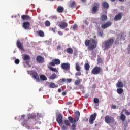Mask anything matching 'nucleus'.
Returning a JSON list of instances; mask_svg holds the SVG:
<instances>
[{"label": "nucleus", "instance_id": "nucleus-1", "mask_svg": "<svg viewBox=\"0 0 130 130\" xmlns=\"http://www.w3.org/2000/svg\"><path fill=\"white\" fill-rule=\"evenodd\" d=\"M80 118V112L76 111L75 118H73L71 116H68V120H64V125H63L61 126V129L62 130L68 129L69 126L71 125V123L72 124L71 126V128L72 130H76V126H77L76 122L79 121Z\"/></svg>", "mask_w": 130, "mask_h": 130}, {"label": "nucleus", "instance_id": "nucleus-2", "mask_svg": "<svg viewBox=\"0 0 130 130\" xmlns=\"http://www.w3.org/2000/svg\"><path fill=\"white\" fill-rule=\"evenodd\" d=\"M85 44L86 46H88V50H94L97 47V40L95 39L86 40L85 41Z\"/></svg>", "mask_w": 130, "mask_h": 130}, {"label": "nucleus", "instance_id": "nucleus-3", "mask_svg": "<svg viewBox=\"0 0 130 130\" xmlns=\"http://www.w3.org/2000/svg\"><path fill=\"white\" fill-rule=\"evenodd\" d=\"M113 42H114V39L112 38H109L106 41H105L104 43H103V45L104 46L105 49L106 50L109 49V48H110V47L112 46Z\"/></svg>", "mask_w": 130, "mask_h": 130}, {"label": "nucleus", "instance_id": "nucleus-4", "mask_svg": "<svg viewBox=\"0 0 130 130\" xmlns=\"http://www.w3.org/2000/svg\"><path fill=\"white\" fill-rule=\"evenodd\" d=\"M102 72V68L100 67L96 66L91 71V75H99Z\"/></svg>", "mask_w": 130, "mask_h": 130}, {"label": "nucleus", "instance_id": "nucleus-5", "mask_svg": "<svg viewBox=\"0 0 130 130\" xmlns=\"http://www.w3.org/2000/svg\"><path fill=\"white\" fill-rule=\"evenodd\" d=\"M105 121L106 123H113L115 121V119L112 116L109 115H106L105 117Z\"/></svg>", "mask_w": 130, "mask_h": 130}, {"label": "nucleus", "instance_id": "nucleus-6", "mask_svg": "<svg viewBox=\"0 0 130 130\" xmlns=\"http://www.w3.org/2000/svg\"><path fill=\"white\" fill-rule=\"evenodd\" d=\"M99 6H100V4L99 3H95L93 4L91 10L92 14H96V13L98 12V10H99Z\"/></svg>", "mask_w": 130, "mask_h": 130}, {"label": "nucleus", "instance_id": "nucleus-7", "mask_svg": "<svg viewBox=\"0 0 130 130\" xmlns=\"http://www.w3.org/2000/svg\"><path fill=\"white\" fill-rule=\"evenodd\" d=\"M22 59L26 63V64H29L30 63V60H31V57H30V56L27 54H23L22 55Z\"/></svg>", "mask_w": 130, "mask_h": 130}, {"label": "nucleus", "instance_id": "nucleus-8", "mask_svg": "<svg viewBox=\"0 0 130 130\" xmlns=\"http://www.w3.org/2000/svg\"><path fill=\"white\" fill-rule=\"evenodd\" d=\"M96 117H97V114L96 113H94L93 114L90 115L89 119L90 124H93V123H94V121H95Z\"/></svg>", "mask_w": 130, "mask_h": 130}, {"label": "nucleus", "instance_id": "nucleus-9", "mask_svg": "<svg viewBox=\"0 0 130 130\" xmlns=\"http://www.w3.org/2000/svg\"><path fill=\"white\" fill-rule=\"evenodd\" d=\"M56 121L59 124H64V121H62V115L59 114L56 118Z\"/></svg>", "mask_w": 130, "mask_h": 130}, {"label": "nucleus", "instance_id": "nucleus-10", "mask_svg": "<svg viewBox=\"0 0 130 130\" xmlns=\"http://www.w3.org/2000/svg\"><path fill=\"white\" fill-rule=\"evenodd\" d=\"M53 62H50L49 63L50 66H52V67H55V65L58 66V64H60V60L59 59H55L53 60Z\"/></svg>", "mask_w": 130, "mask_h": 130}, {"label": "nucleus", "instance_id": "nucleus-11", "mask_svg": "<svg viewBox=\"0 0 130 130\" xmlns=\"http://www.w3.org/2000/svg\"><path fill=\"white\" fill-rule=\"evenodd\" d=\"M61 68L63 70H65L66 71H69L71 68V66L69 63H62L61 64Z\"/></svg>", "mask_w": 130, "mask_h": 130}, {"label": "nucleus", "instance_id": "nucleus-12", "mask_svg": "<svg viewBox=\"0 0 130 130\" xmlns=\"http://www.w3.org/2000/svg\"><path fill=\"white\" fill-rule=\"evenodd\" d=\"M69 24H68V23L64 22V21H61L59 22V24H58V26L59 27V28H60V29H66V28H67V27H68Z\"/></svg>", "mask_w": 130, "mask_h": 130}, {"label": "nucleus", "instance_id": "nucleus-13", "mask_svg": "<svg viewBox=\"0 0 130 130\" xmlns=\"http://www.w3.org/2000/svg\"><path fill=\"white\" fill-rule=\"evenodd\" d=\"M112 25V23L110 21H108L106 22L105 24L102 25L101 27L102 29H107L108 27H110Z\"/></svg>", "mask_w": 130, "mask_h": 130}, {"label": "nucleus", "instance_id": "nucleus-14", "mask_svg": "<svg viewBox=\"0 0 130 130\" xmlns=\"http://www.w3.org/2000/svg\"><path fill=\"white\" fill-rule=\"evenodd\" d=\"M31 76L32 77V78H34V79L37 80V81H39V76L36 71H32Z\"/></svg>", "mask_w": 130, "mask_h": 130}, {"label": "nucleus", "instance_id": "nucleus-15", "mask_svg": "<svg viewBox=\"0 0 130 130\" xmlns=\"http://www.w3.org/2000/svg\"><path fill=\"white\" fill-rule=\"evenodd\" d=\"M36 60L38 63H43L44 62V58L41 56H38Z\"/></svg>", "mask_w": 130, "mask_h": 130}, {"label": "nucleus", "instance_id": "nucleus-16", "mask_svg": "<svg viewBox=\"0 0 130 130\" xmlns=\"http://www.w3.org/2000/svg\"><path fill=\"white\" fill-rule=\"evenodd\" d=\"M17 46L21 50H24V47L23 46V43H22L20 41H17Z\"/></svg>", "mask_w": 130, "mask_h": 130}, {"label": "nucleus", "instance_id": "nucleus-17", "mask_svg": "<svg viewBox=\"0 0 130 130\" xmlns=\"http://www.w3.org/2000/svg\"><path fill=\"white\" fill-rule=\"evenodd\" d=\"M30 26H31V24H30V22H25L23 23V27L25 29H29Z\"/></svg>", "mask_w": 130, "mask_h": 130}, {"label": "nucleus", "instance_id": "nucleus-18", "mask_svg": "<svg viewBox=\"0 0 130 130\" xmlns=\"http://www.w3.org/2000/svg\"><path fill=\"white\" fill-rule=\"evenodd\" d=\"M21 19L23 21H25V20L29 21V20H31V17L29 15H23L21 16Z\"/></svg>", "mask_w": 130, "mask_h": 130}, {"label": "nucleus", "instance_id": "nucleus-19", "mask_svg": "<svg viewBox=\"0 0 130 130\" xmlns=\"http://www.w3.org/2000/svg\"><path fill=\"white\" fill-rule=\"evenodd\" d=\"M121 18H122V14L119 13L115 16L114 18V20L118 21V20H121Z\"/></svg>", "mask_w": 130, "mask_h": 130}, {"label": "nucleus", "instance_id": "nucleus-20", "mask_svg": "<svg viewBox=\"0 0 130 130\" xmlns=\"http://www.w3.org/2000/svg\"><path fill=\"white\" fill-rule=\"evenodd\" d=\"M102 6L104 8V9H108V8H109V4L105 1L102 3Z\"/></svg>", "mask_w": 130, "mask_h": 130}, {"label": "nucleus", "instance_id": "nucleus-21", "mask_svg": "<svg viewBox=\"0 0 130 130\" xmlns=\"http://www.w3.org/2000/svg\"><path fill=\"white\" fill-rule=\"evenodd\" d=\"M64 11V8H63L62 6H58L57 8V12L58 13H63V11Z\"/></svg>", "mask_w": 130, "mask_h": 130}, {"label": "nucleus", "instance_id": "nucleus-22", "mask_svg": "<svg viewBox=\"0 0 130 130\" xmlns=\"http://www.w3.org/2000/svg\"><path fill=\"white\" fill-rule=\"evenodd\" d=\"M66 51L69 54H73L74 53V50L71 47L68 48Z\"/></svg>", "mask_w": 130, "mask_h": 130}, {"label": "nucleus", "instance_id": "nucleus-23", "mask_svg": "<svg viewBox=\"0 0 130 130\" xmlns=\"http://www.w3.org/2000/svg\"><path fill=\"white\" fill-rule=\"evenodd\" d=\"M75 69L77 72H81V67L80 66L79 62H77L75 64Z\"/></svg>", "mask_w": 130, "mask_h": 130}, {"label": "nucleus", "instance_id": "nucleus-24", "mask_svg": "<svg viewBox=\"0 0 130 130\" xmlns=\"http://www.w3.org/2000/svg\"><path fill=\"white\" fill-rule=\"evenodd\" d=\"M116 87L117 88H123V83L121 82V81H118L117 83L116 84Z\"/></svg>", "mask_w": 130, "mask_h": 130}, {"label": "nucleus", "instance_id": "nucleus-25", "mask_svg": "<svg viewBox=\"0 0 130 130\" xmlns=\"http://www.w3.org/2000/svg\"><path fill=\"white\" fill-rule=\"evenodd\" d=\"M82 79H79L78 80H76L74 82V85H75V86H78V85H80V84L82 83Z\"/></svg>", "mask_w": 130, "mask_h": 130}, {"label": "nucleus", "instance_id": "nucleus-26", "mask_svg": "<svg viewBox=\"0 0 130 130\" xmlns=\"http://www.w3.org/2000/svg\"><path fill=\"white\" fill-rule=\"evenodd\" d=\"M101 20L103 22H105V21H106V20H107V16L106 15H102L101 17Z\"/></svg>", "mask_w": 130, "mask_h": 130}, {"label": "nucleus", "instance_id": "nucleus-27", "mask_svg": "<svg viewBox=\"0 0 130 130\" xmlns=\"http://www.w3.org/2000/svg\"><path fill=\"white\" fill-rule=\"evenodd\" d=\"M40 78L42 81H46L47 80V78L44 75H41Z\"/></svg>", "mask_w": 130, "mask_h": 130}, {"label": "nucleus", "instance_id": "nucleus-28", "mask_svg": "<svg viewBox=\"0 0 130 130\" xmlns=\"http://www.w3.org/2000/svg\"><path fill=\"white\" fill-rule=\"evenodd\" d=\"M37 34H38V35L40 36V37H44V32H43V31L42 30L38 31Z\"/></svg>", "mask_w": 130, "mask_h": 130}, {"label": "nucleus", "instance_id": "nucleus-29", "mask_svg": "<svg viewBox=\"0 0 130 130\" xmlns=\"http://www.w3.org/2000/svg\"><path fill=\"white\" fill-rule=\"evenodd\" d=\"M48 69H49V70L52 71V72H55V73H58V71H57V69H56V68H53L51 66H48Z\"/></svg>", "mask_w": 130, "mask_h": 130}, {"label": "nucleus", "instance_id": "nucleus-30", "mask_svg": "<svg viewBox=\"0 0 130 130\" xmlns=\"http://www.w3.org/2000/svg\"><path fill=\"white\" fill-rule=\"evenodd\" d=\"M120 119H121V120H122V121H125L126 117L125 116V115L124 114H122L120 116Z\"/></svg>", "mask_w": 130, "mask_h": 130}, {"label": "nucleus", "instance_id": "nucleus-31", "mask_svg": "<svg viewBox=\"0 0 130 130\" xmlns=\"http://www.w3.org/2000/svg\"><path fill=\"white\" fill-rule=\"evenodd\" d=\"M117 93L119 94H122L123 93V89L121 88H118L117 89Z\"/></svg>", "mask_w": 130, "mask_h": 130}, {"label": "nucleus", "instance_id": "nucleus-32", "mask_svg": "<svg viewBox=\"0 0 130 130\" xmlns=\"http://www.w3.org/2000/svg\"><path fill=\"white\" fill-rule=\"evenodd\" d=\"M84 69L86 71H89L90 70V64L87 63L84 64Z\"/></svg>", "mask_w": 130, "mask_h": 130}, {"label": "nucleus", "instance_id": "nucleus-33", "mask_svg": "<svg viewBox=\"0 0 130 130\" xmlns=\"http://www.w3.org/2000/svg\"><path fill=\"white\" fill-rule=\"evenodd\" d=\"M21 124L23 126H25L26 128H27L28 129H30V126L27 125V123H26V121L23 122Z\"/></svg>", "mask_w": 130, "mask_h": 130}, {"label": "nucleus", "instance_id": "nucleus-34", "mask_svg": "<svg viewBox=\"0 0 130 130\" xmlns=\"http://www.w3.org/2000/svg\"><path fill=\"white\" fill-rule=\"evenodd\" d=\"M56 78V74L55 73H53L50 77L51 80H54Z\"/></svg>", "mask_w": 130, "mask_h": 130}, {"label": "nucleus", "instance_id": "nucleus-35", "mask_svg": "<svg viewBox=\"0 0 130 130\" xmlns=\"http://www.w3.org/2000/svg\"><path fill=\"white\" fill-rule=\"evenodd\" d=\"M36 116L34 115V114H29L28 115V119H30L31 118H35V117Z\"/></svg>", "mask_w": 130, "mask_h": 130}, {"label": "nucleus", "instance_id": "nucleus-36", "mask_svg": "<svg viewBox=\"0 0 130 130\" xmlns=\"http://www.w3.org/2000/svg\"><path fill=\"white\" fill-rule=\"evenodd\" d=\"M70 6L71 8H74V7H76V2L75 1L72 2L70 4Z\"/></svg>", "mask_w": 130, "mask_h": 130}, {"label": "nucleus", "instance_id": "nucleus-37", "mask_svg": "<svg viewBox=\"0 0 130 130\" xmlns=\"http://www.w3.org/2000/svg\"><path fill=\"white\" fill-rule=\"evenodd\" d=\"M45 25L46 27H49V26H50V22H49L48 20L46 21L45 22Z\"/></svg>", "mask_w": 130, "mask_h": 130}, {"label": "nucleus", "instance_id": "nucleus-38", "mask_svg": "<svg viewBox=\"0 0 130 130\" xmlns=\"http://www.w3.org/2000/svg\"><path fill=\"white\" fill-rule=\"evenodd\" d=\"M56 87V85H55V83H51L50 84V88H55Z\"/></svg>", "mask_w": 130, "mask_h": 130}, {"label": "nucleus", "instance_id": "nucleus-39", "mask_svg": "<svg viewBox=\"0 0 130 130\" xmlns=\"http://www.w3.org/2000/svg\"><path fill=\"white\" fill-rule=\"evenodd\" d=\"M64 82H66V79L65 78H62L59 80V83L60 84H61V83H64Z\"/></svg>", "mask_w": 130, "mask_h": 130}, {"label": "nucleus", "instance_id": "nucleus-40", "mask_svg": "<svg viewBox=\"0 0 130 130\" xmlns=\"http://www.w3.org/2000/svg\"><path fill=\"white\" fill-rule=\"evenodd\" d=\"M77 28H78V25L77 24H74L73 27V31H77Z\"/></svg>", "mask_w": 130, "mask_h": 130}, {"label": "nucleus", "instance_id": "nucleus-41", "mask_svg": "<svg viewBox=\"0 0 130 130\" xmlns=\"http://www.w3.org/2000/svg\"><path fill=\"white\" fill-rule=\"evenodd\" d=\"M123 111H125V114L126 115H130V112L128 111V110L125 109L123 110Z\"/></svg>", "mask_w": 130, "mask_h": 130}, {"label": "nucleus", "instance_id": "nucleus-42", "mask_svg": "<svg viewBox=\"0 0 130 130\" xmlns=\"http://www.w3.org/2000/svg\"><path fill=\"white\" fill-rule=\"evenodd\" d=\"M57 29V28L56 27H53L52 28V32H53L54 33H56V32H57V30H56Z\"/></svg>", "mask_w": 130, "mask_h": 130}, {"label": "nucleus", "instance_id": "nucleus-43", "mask_svg": "<svg viewBox=\"0 0 130 130\" xmlns=\"http://www.w3.org/2000/svg\"><path fill=\"white\" fill-rule=\"evenodd\" d=\"M94 103H98L99 102V99L95 98L93 100Z\"/></svg>", "mask_w": 130, "mask_h": 130}, {"label": "nucleus", "instance_id": "nucleus-44", "mask_svg": "<svg viewBox=\"0 0 130 130\" xmlns=\"http://www.w3.org/2000/svg\"><path fill=\"white\" fill-rule=\"evenodd\" d=\"M14 62L16 64H19V63H20V60L19 59H16L15 60Z\"/></svg>", "mask_w": 130, "mask_h": 130}, {"label": "nucleus", "instance_id": "nucleus-45", "mask_svg": "<svg viewBox=\"0 0 130 130\" xmlns=\"http://www.w3.org/2000/svg\"><path fill=\"white\" fill-rule=\"evenodd\" d=\"M82 75V73H81V71H79L75 74L76 77H78V76H81Z\"/></svg>", "mask_w": 130, "mask_h": 130}, {"label": "nucleus", "instance_id": "nucleus-46", "mask_svg": "<svg viewBox=\"0 0 130 130\" xmlns=\"http://www.w3.org/2000/svg\"><path fill=\"white\" fill-rule=\"evenodd\" d=\"M72 81H73V80L71 78H68L66 79V82L67 83H71V82H72Z\"/></svg>", "mask_w": 130, "mask_h": 130}, {"label": "nucleus", "instance_id": "nucleus-47", "mask_svg": "<svg viewBox=\"0 0 130 130\" xmlns=\"http://www.w3.org/2000/svg\"><path fill=\"white\" fill-rule=\"evenodd\" d=\"M78 88L79 89H84V86H83L82 84H80L78 85Z\"/></svg>", "mask_w": 130, "mask_h": 130}, {"label": "nucleus", "instance_id": "nucleus-48", "mask_svg": "<svg viewBox=\"0 0 130 130\" xmlns=\"http://www.w3.org/2000/svg\"><path fill=\"white\" fill-rule=\"evenodd\" d=\"M51 18L52 19H54V20H56V19H57V16L54 15V16H52Z\"/></svg>", "mask_w": 130, "mask_h": 130}, {"label": "nucleus", "instance_id": "nucleus-49", "mask_svg": "<svg viewBox=\"0 0 130 130\" xmlns=\"http://www.w3.org/2000/svg\"><path fill=\"white\" fill-rule=\"evenodd\" d=\"M111 108H112L113 109H116V105H112Z\"/></svg>", "mask_w": 130, "mask_h": 130}, {"label": "nucleus", "instance_id": "nucleus-50", "mask_svg": "<svg viewBox=\"0 0 130 130\" xmlns=\"http://www.w3.org/2000/svg\"><path fill=\"white\" fill-rule=\"evenodd\" d=\"M58 34H59V35H60L61 36H62V35H63V33H62V32H61V31H59L58 32Z\"/></svg>", "mask_w": 130, "mask_h": 130}, {"label": "nucleus", "instance_id": "nucleus-51", "mask_svg": "<svg viewBox=\"0 0 130 130\" xmlns=\"http://www.w3.org/2000/svg\"><path fill=\"white\" fill-rule=\"evenodd\" d=\"M84 23L85 24V25H88L89 24V22H88V21L87 20H85L84 21Z\"/></svg>", "mask_w": 130, "mask_h": 130}, {"label": "nucleus", "instance_id": "nucleus-52", "mask_svg": "<svg viewBox=\"0 0 130 130\" xmlns=\"http://www.w3.org/2000/svg\"><path fill=\"white\" fill-rule=\"evenodd\" d=\"M99 36H103V32H100L99 33Z\"/></svg>", "mask_w": 130, "mask_h": 130}, {"label": "nucleus", "instance_id": "nucleus-53", "mask_svg": "<svg viewBox=\"0 0 130 130\" xmlns=\"http://www.w3.org/2000/svg\"><path fill=\"white\" fill-rule=\"evenodd\" d=\"M62 95L63 96H66V95H67V92H66V91L63 92L62 93Z\"/></svg>", "mask_w": 130, "mask_h": 130}, {"label": "nucleus", "instance_id": "nucleus-54", "mask_svg": "<svg viewBox=\"0 0 130 130\" xmlns=\"http://www.w3.org/2000/svg\"><path fill=\"white\" fill-rule=\"evenodd\" d=\"M24 118H25V115H22L21 116V119H24Z\"/></svg>", "mask_w": 130, "mask_h": 130}, {"label": "nucleus", "instance_id": "nucleus-55", "mask_svg": "<svg viewBox=\"0 0 130 130\" xmlns=\"http://www.w3.org/2000/svg\"><path fill=\"white\" fill-rule=\"evenodd\" d=\"M61 48V47L60 46V45H58L57 46V49H60Z\"/></svg>", "mask_w": 130, "mask_h": 130}, {"label": "nucleus", "instance_id": "nucleus-56", "mask_svg": "<svg viewBox=\"0 0 130 130\" xmlns=\"http://www.w3.org/2000/svg\"><path fill=\"white\" fill-rule=\"evenodd\" d=\"M98 62H102V61L100 59H98Z\"/></svg>", "mask_w": 130, "mask_h": 130}, {"label": "nucleus", "instance_id": "nucleus-57", "mask_svg": "<svg viewBox=\"0 0 130 130\" xmlns=\"http://www.w3.org/2000/svg\"><path fill=\"white\" fill-rule=\"evenodd\" d=\"M58 93H60L61 92V89H60V88H59L58 89Z\"/></svg>", "mask_w": 130, "mask_h": 130}, {"label": "nucleus", "instance_id": "nucleus-58", "mask_svg": "<svg viewBox=\"0 0 130 130\" xmlns=\"http://www.w3.org/2000/svg\"><path fill=\"white\" fill-rule=\"evenodd\" d=\"M124 1L125 0H119V2H124Z\"/></svg>", "mask_w": 130, "mask_h": 130}, {"label": "nucleus", "instance_id": "nucleus-59", "mask_svg": "<svg viewBox=\"0 0 130 130\" xmlns=\"http://www.w3.org/2000/svg\"><path fill=\"white\" fill-rule=\"evenodd\" d=\"M82 2H83V3H85V2H86V0H81Z\"/></svg>", "mask_w": 130, "mask_h": 130}, {"label": "nucleus", "instance_id": "nucleus-60", "mask_svg": "<svg viewBox=\"0 0 130 130\" xmlns=\"http://www.w3.org/2000/svg\"><path fill=\"white\" fill-rule=\"evenodd\" d=\"M85 98H88V95H85Z\"/></svg>", "mask_w": 130, "mask_h": 130}, {"label": "nucleus", "instance_id": "nucleus-61", "mask_svg": "<svg viewBox=\"0 0 130 130\" xmlns=\"http://www.w3.org/2000/svg\"><path fill=\"white\" fill-rule=\"evenodd\" d=\"M65 31H69L68 28H66Z\"/></svg>", "mask_w": 130, "mask_h": 130}, {"label": "nucleus", "instance_id": "nucleus-62", "mask_svg": "<svg viewBox=\"0 0 130 130\" xmlns=\"http://www.w3.org/2000/svg\"><path fill=\"white\" fill-rule=\"evenodd\" d=\"M111 2H115V0H111Z\"/></svg>", "mask_w": 130, "mask_h": 130}, {"label": "nucleus", "instance_id": "nucleus-63", "mask_svg": "<svg viewBox=\"0 0 130 130\" xmlns=\"http://www.w3.org/2000/svg\"><path fill=\"white\" fill-rule=\"evenodd\" d=\"M77 94H80L79 92H77Z\"/></svg>", "mask_w": 130, "mask_h": 130}, {"label": "nucleus", "instance_id": "nucleus-64", "mask_svg": "<svg viewBox=\"0 0 130 130\" xmlns=\"http://www.w3.org/2000/svg\"><path fill=\"white\" fill-rule=\"evenodd\" d=\"M51 1H53V0H51Z\"/></svg>", "mask_w": 130, "mask_h": 130}]
</instances>
